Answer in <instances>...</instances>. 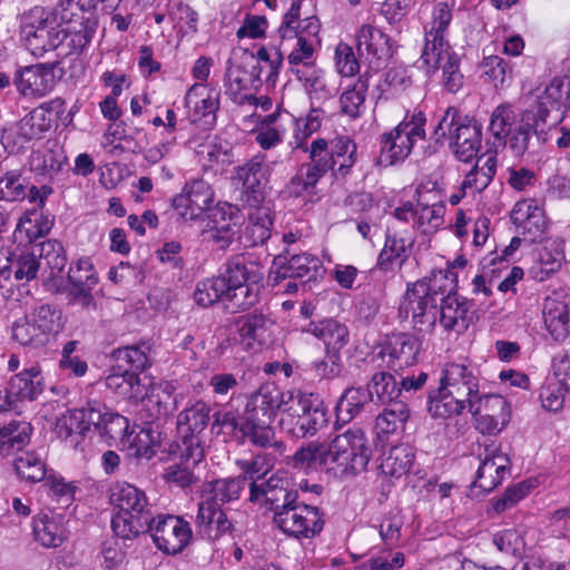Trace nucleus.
<instances>
[{"label":"nucleus","mask_w":570,"mask_h":570,"mask_svg":"<svg viewBox=\"0 0 570 570\" xmlns=\"http://www.w3.org/2000/svg\"><path fill=\"white\" fill-rule=\"evenodd\" d=\"M454 1H438L432 11V21L425 27L423 62L432 69H442V82L444 88L452 94L458 92L464 82L460 71V57L450 51L445 38L452 20Z\"/></svg>","instance_id":"1"},{"label":"nucleus","mask_w":570,"mask_h":570,"mask_svg":"<svg viewBox=\"0 0 570 570\" xmlns=\"http://www.w3.org/2000/svg\"><path fill=\"white\" fill-rule=\"evenodd\" d=\"M450 276H454L450 268L433 271L409 285L399 306L400 318L410 320L416 332L431 333L438 323V301L449 291Z\"/></svg>","instance_id":"2"},{"label":"nucleus","mask_w":570,"mask_h":570,"mask_svg":"<svg viewBox=\"0 0 570 570\" xmlns=\"http://www.w3.org/2000/svg\"><path fill=\"white\" fill-rule=\"evenodd\" d=\"M109 492L110 504L117 510L111 518L115 535L134 540L146 533L149 522L154 520L153 505L146 492L126 481L115 482Z\"/></svg>","instance_id":"3"},{"label":"nucleus","mask_w":570,"mask_h":570,"mask_svg":"<svg viewBox=\"0 0 570 570\" xmlns=\"http://www.w3.org/2000/svg\"><path fill=\"white\" fill-rule=\"evenodd\" d=\"M285 391L274 384H264L253 393L245 406V426L252 431L256 446L283 448V443L275 440L274 429L271 426L276 414L281 413Z\"/></svg>","instance_id":"4"},{"label":"nucleus","mask_w":570,"mask_h":570,"mask_svg":"<svg viewBox=\"0 0 570 570\" xmlns=\"http://www.w3.org/2000/svg\"><path fill=\"white\" fill-rule=\"evenodd\" d=\"M302 0H292L289 9L283 16L277 29L278 36L284 39H296V46L287 56L291 71L305 65H315L313 61L315 47L320 46L318 37L321 22L316 16L301 19Z\"/></svg>","instance_id":"5"},{"label":"nucleus","mask_w":570,"mask_h":570,"mask_svg":"<svg viewBox=\"0 0 570 570\" xmlns=\"http://www.w3.org/2000/svg\"><path fill=\"white\" fill-rule=\"evenodd\" d=\"M449 137L450 147L460 161L472 160L481 148L482 125L474 118L449 107L435 127L432 138L440 142Z\"/></svg>","instance_id":"6"},{"label":"nucleus","mask_w":570,"mask_h":570,"mask_svg":"<svg viewBox=\"0 0 570 570\" xmlns=\"http://www.w3.org/2000/svg\"><path fill=\"white\" fill-rule=\"evenodd\" d=\"M372 444L360 428H350L328 444L330 468L342 478L364 472L372 458Z\"/></svg>","instance_id":"7"},{"label":"nucleus","mask_w":570,"mask_h":570,"mask_svg":"<svg viewBox=\"0 0 570 570\" xmlns=\"http://www.w3.org/2000/svg\"><path fill=\"white\" fill-rule=\"evenodd\" d=\"M273 521L286 537L309 540L323 531L325 514L318 507L301 501L297 495L289 497L285 505L274 509Z\"/></svg>","instance_id":"8"},{"label":"nucleus","mask_w":570,"mask_h":570,"mask_svg":"<svg viewBox=\"0 0 570 570\" xmlns=\"http://www.w3.org/2000/svg\"><path fill=\"white\" fill-rule=\"evenodd\" d=\"M55 12L42 7H35L24 13L21 20L20 35L26 48L35 57L63 47L62 30Z\"/></svg>","instance_id":"9"},{"label":"nucleus","mask_w":570,"mask_h":570,"mask_svg":"<svg viewBox=\"0 0 570 570\" xmlns=\"http://www.w3.org/2000/svg\"><path fill=\"white\" fill-rule=\"evenodd\" d=\"M425 122L426 118L422 111L406 114L395 128L381 136V153L390 165L404 160L413 146L425 138Z\"/></svg>","instance_id":"10"},{"label":"nucleus","mask_w":570,"mask_h":570,"mask_svg":"<svg viewBox=\"0 0 570 570\" xmlns=\"http://www.w3.org/2000/svg\"><path fill=\"white\" fill-rule=\"evenodd\" d=\"M146 533L151 535L158 550L169 556L183 552L193 538L190 524L173 514H154Z\"/></svg>","instance_id":"11"},{"label":"nucleus","mask_w":570,"mask_h":570,"mask_svg":"<svg viewBox=\"0 0 570 570\" xmlns=\"http://www.w3.org/2000/svg\"><path fill=\"white\" fill-rule=\"evenodd\" d=\"M442 385L454 397H459L469 407H475L479 402L480 373L478 367L469 361L445 363L440 377Z\"/></svg>","instance_id":"12"},{"label":"nucleus","mask_w":570,"mask_h":570,"mask_svg":"<svg viewBox=\"0 0 570 570\" xmlns=\"http://www.w3.org/2000/svg\"><path fill=\"white\" fill-rule=\"evenodd\" d=\"M456 275L450 276L449 291L440 296L438 323L446 335L464 333L474 322L475 311L473 303L466 297L454 292L453 283Z\"/></svg>","instance_id":"13"},{"label":"nucleus","mask_w":570,"mask_h":570,"mask_svg":"<svg viewBox=\"0 0 570 570\" xmlns=\"http://www.w3.org/2000/svg\"><path fill=\"white\" fill-rule=\"evenodd\" d=\"M355 42L358 59L374 71L385 67L394 55L392 38L370 23L362 24L356 30Z\"/></svg>","instance_id":"14"},{"label":"nucleus","mask_w":570,"mask_h":570,"mask_svg":"<svg viewBox=\"0 0 570 570\" xmlns=\"http://www.w3.org/2000/svg\"><path fill=\"white\" fill-rule=\"evenodd\" d=\"M549 127L541 121L540 116L532 110H524L520 114L518 126L511 131L508 141L499 148H508L514 157H523L531 149L540 148L546 141V128Z\"/></svg>","instance_id":"15"},{"label":"nucleus","mask_w":570,"mask_h":570,"mask_svg":"<svg viewBox=\"0 0 570 570\" xmlns=\"http://www.w3.org/2000/svg\"><path fill=\"white\" fill-rule=\"evenodd\" d=\"M510 459L505 453L487 448L484 453L480 454V465L470 485L471 495H484L493 491L510 474Z\"/></svg>","instance_id":"16"},{"label":"nucleus","mask_w":570,"mask_h":570,"mask_svg":"<svg viewBox=\"0 0 570 570\" xmlns=\"http://www.w3.org/2000/svg\"><path fill=\"white\" fill-rule=\"evenodd\" d=\"M570 109V78L556 77L538 97L537 106L531 108L548 126L560 122Z\"/></svg>","instance_id":"17"},{"label":"nucleus","mask_w":570,"mask_h":570,"mask_svg":"<svg viewBox=\"0 0 570 570\" xmlns=\"http://www.w3.org/2000/svg\"><path fill=\"white\" fill-rule=\"evenodd\" d=\"M204 454V446L197 439L189 440L187 445L179 444L173 463L165 469V481L179 488H188L198 482L195 468L202 462Z\"/></svg>","instance_id":"18"},{"label":"nucleus","mask_w":570,"mask_h":570,"mask_svg":"<svg viewBox=\"0 0 570 570\" xmlns=\"http://www.w3.org/2000/svg\"><path fill=\"white\" fill-rule=\"evenodd\" d=\"M233 179L244 188L243 206L258 209L265 199L267 181V167L264 165L263 157L255 156L244 165L237 166Z\"/></svg>","instance_id":"19"},{"label":"nucleus","mask_w":570,"mask_h":570,"mask_svg":"<svg viewBox=\"0 0 570 570\" xmlns=\"http://www.w3.org/2000/svg\"><path fill=\"white\" fill-rule=\"evenodd\" d=\"M322 268L321 259L308 253L291 255L288 258L278 255L273 261L269 279L273 286H279L287 278L311 281Z\"/></svg>","instance_id":"20"},{"label":"nucleus","mask_w":570,"mask_h":570,"mask_svg":"<svg viewBox=\"0 0 570 570\" xmlns=\"http://www.w3.org/2000/svg\"><path fill=\"white\" fill-rule=\"evenodd\" d=\"M421 347L420 341L410 333H393L386 336L377 353L385 360L386 366L395 372L416 363Z\"/></svg>","instance_id":"21"},{"label":"nucleus","mask_w":570,"mask_h":570,"mask_svg":"<svg viewBox=\"0 0 570 570\" xmlns=\"http://www.w3.org/2000/svg\"><path fill=\"white\" fill-rule=\"evenodd\" d=\"M543 323L556 342H564L570 336V298L562 292H553L543 303Z\"/></svg>","instance_id":"22"},{"label":"nucleus","mask_w":570,"mask_h":570,"mask_svg":"<svg viewBox=\"0 0 570 570\" xmlns=\"http://www.w3.org/2000/svg\"><path fill=\"white\" fill-rule=\"evenodd\" d=\"M55 63H38L17 71L14 85L26 97H43L56 86Z\"/></svg>","instance_id":"23"},{"label":"nucleus","mask_w":570,"mask_h":570,"mask_svg":"<svg viewBox=\"0 0 570 570\" xmlns=\"http://www.w3.org/2000/svg\"><path fill=\"white\" fill-rule=\"evenodd\" d=\"M68 282L69 294L78 304L87 308L95 305L91 291L98 284V274L89 257H81L70 265Z\"/></svg>","instance_id":"24"},{"label":"nucleus","mask_w":570,"mask_h":570,"mask_svg":"<svg viewBox=\"0 0 570 570\" xmlns=\"http://www.w3.org/2000/svg\"><path fill=\"white\" fill-rule=\"evenodd\" d=\"M214 191L203 179H193L185 184L180 194L171 199V208L178 214H204L212 209Z\"/></svg>","instance_id":"25"},{"label":"nucleus","mask_w":570,"mask_h":570,"mask_svg":"<svg viewBox=\"0 0 570 570\" xmlns=\"http://www.w3.org/2000/svg\"><path fill=\"white\" fill-rule=\"evenodd\" d=\"M59 23L61 24L60 30H62L63 47L68 48L65 55L80 53L89 46L97 31L98 17L97 14H81L70 20L60 19Z\"/></svg>","instance_id":"26"},{"label":"nucleus","mask_w":570,"mask_h":570,"mask_svg":"<svg viewBox=\"0 0 570 570\" xmlns=\"http://www.w3.org/2000/svg\"><path fill=\"white\" fill-rule=\"evenodd\" d=\"M196 527L203 535L216 541L234 530L226 512L214 500H204L198 504Z\"/></svg>","instance_id":"27"},{"label":"nucleus","mask_w":570,"mask_h":570,"mask_svg":"<svg viewBox=\"0 0 570 570\" xmlns=\"http://www.w3.org/2000/svg\"><path fill=\"white\" fill-rule=\"evenodd\" d=\"M148 376H140L137 372L122 370L117 364V370L106 376L105 385L107 389L121 396L122 399L134 402L142 401L147 395Z\"/></svg>","instance_id":"28"},{"label":"nucleus","mask_w":570,"mask_h":570,"mask_svg":"<svg viewBox=\"0 0 570 570\" xmlns=\"http://www.w3.org/2000/svg\"><path fill=\"white\" fill-rule=\"evenodd\" d=\"M32 534L45 548L60 547L67 539L65 517L52 511L36 514L32 518Z\"/></svg>","instance_id":"29"},{"label":"nucleus","mask_w":570,"mask_h":570,"mask_svg":"<svg viewBox=\"0 0 570 570\" xmlns=\"http://www.w3.org/2000/svg\"><path fill=\"white\" fill-rule=\"evenodd\" d=\"M274 322L262 313L244 315L238 321V334L248 350H261L272 342Z\"/></svg>","instance_id":"30"},{"label":"nucleus","mask_w":570,"mask_h":570,"mask_svg":"<svg viewBox=\"0 0 570 570\" xmlns=\"http://www.w3.org/2000/svg\"><path fill=\"white\" fill-rule=\"evenodd\" d=\"M263 69L264 67L261 65H253L250 70H246L240 65L227 68L225 73L226 95L235 102H243L247 98V95H242L243 91L262 86Z\"/></svg>","instance_id":"31"},{"label":"nucleus","mask_w":570,"mask_h":570,"mask_svg":"<svg viewBox=\"0 0 570 570\" xmlns=\"http://www.w3.org/2000/svg\"><path fill=\"white\" fill-rule=\"evenodd\" d=\"M227 286L242 284H258L263 279L261 265L248 253L229 257L225 264V272L219 275Z\"/></svg>","instance_id":"32"},{"label":"nucleus","mask_w":570,"mask_h":570,"mask_svg":"<svg viewBox=\"0 0 570 570\" xmlns=\"http://www.w3.org/2000/svg\"><path fill=\"white\" fill-rule=\"evenodd\" d=\"M210 406L204 401H197L183 410L178 415V428L181 432V443L187 445L191 439H197L203 445L202 433L207 428L213 415Z\"/></svg>","instance_id":"33"},{"label":"nucleus","mask_w":570,"mask_h":570,"mask_svg":"<svg viewBox=\"0 0 570 570\" xmlns=\"http://www.w3.org/2000/svg\"><path fill=\"white\" fill-rule=\"evenodd\" d=\"M98 412L94 411V401L88 402L81 409L68 410L61 414L55 424V431L60 439L67 440L72 435L83 436L92 428L95 419H98Z\"/></svg>","instance_id":"34"},{"label":"nucleus","mask_w":570,"mask_h":570,"mask_svg":"<svg viewBox=\"0 0 570 570\" xmlns=\"http://www.w3.org/2000/svg\"><path fill=\"white\" fill-rule=\"evenodd\" d=\"M7 386L16 403L33 401L45 391V379L40 367L32 365L12 375Z\"/></svg>","instance_id":"35"},{"label":"nucleus","mask_w":570,"mask_h":570,"mask_svg":"<svg viewBox=\"0 0 570 570\" xmlns=\"http://www.w3.org/2000/svg\"><path fill=\"white\" fill-rule=\"evenodd\" d=\"M94 411L99 414V417L94 420V430L101 438L121 444L130 432L129 420L97 401H94Z\"/></svg>","instance_id":"36"},{"label":"nucleus","mask_w":570,"mask_h":570,"mask_svg":"<svg viewBox=\"0 0 570 570\" xmlns=\"http://www.w3.org/2000/svg\"><path fill=\"white\" fill-rule=\"evenodd\" d=\"M297 495L298 493L296 491L288 490V480L276 474L262 483H249V501L256 502L264 499L266 503L273 507V510L277 505H285L289 497L296 498Z\"/></svg>","instance_id":"37"},{"label":"nucleus","mask_w":570,"mask_h":570,"mask_svg":"<svg viewBox=\"0 0 570 570\" xmlns=\"http://www.w3.org/2000/svg\"><path fill=\"white\" fill-rule=\"evenodd\" d=\"M312 396L313 394H306L301 391H285V399L278 421V426L284 433L294 436L295 432L298 431L297 424L303 413L311 409Z\"/></svg>","instance_id":"38"},{"label":"nucleus","mask_w":570,"mask_h":570,"mask_svg":"<svg viewBox=\"0 0 570 570\" xmlns=\"http://www.w3.org/2000/svg\"><path fill=\"white\" fill-rule=\"evenodd\" d=\"M356 144L346 136L337 137L331 141L327 164L335 179H345L356 163Z\"/></svg>","instance_id":"39"},{"label":"nucleus","mask_w":570,"mask_h":570,"mask_svg":"<svg viewBox=\"0 0 570 570\" xmlns=\"http://www.w3.org/2000/svg\"><path fill=\"white\" fill-rule=\"evenodd\" d=\"M288 464L299 470H326L330 468L328 445L318 441H311L302 445L291 456Z\"/></svg>","instance_id":"40"},{"label":"nucleus","mask_w":570,"mask_h":570,"mask_svg":"<svg viewBox=\"0 0 570 570\" xmlns=\"http://www.w3.org/2000/svg\"><path fill=\"white\" fill-rule=\"evenodd\" d=\"M212 430L224 435L225 440L233 439L242 443L249 441L256 445L252 431H247L245 426V414L239 419L234 411L219 410L213 414Z\"/></svg>","instance_id":"41"},{"label":"nucleus","mask_w":570,"mask_h":570,"mask_svg":"<svg viewBox=\"0 0 570 570\" xmlns=\"http://www.w3.org/2000/svg\"><path fill=\"white\" fill-rule=\"evenodd\" d=\"M294 75L303 83L313 104H322L333 97V89L327 86L324 71L316 65L295 68Z\"/></svg>","instance_id":"42"},{"label":"nucleus","mask_w":570,"mask_h":570,"mask_svg":"<svg viewBox=\"0 0 570 570\" xmlns=\"http://www.w3.org/2000/svg\"><path fill=\"white\" fill-rule=\"evenodd\" d=\"M306 332L323 341L326 352L340 353V350L348 343L347 327L333 318L311 323Z\"/></svg>","instance_id":"43"},{"label":"nucleus","mask_w":570,"mask_h":570,"mask_svg":"<svg viewBox=\"0 0 570 570\" xmlns=\"http://www.w3.org/2000/svg\"><path fill=\"white\" fill-rule=\"evenodd\" d=\"M497 171V157L494 155H483L476 159L473 168L465 175L461 184V191L472 195L487 188L492 181Z\"/></svg>","instance_id":"44"},{"label":"nucleus","mask_w":570,"mask_h":570,"mask_svg":"<svg viewBox=\"0 0 570 570\" xmlns=\"http://www.w3.org/2000/svg\"><path fill=\"white\" fill-rule=\"evenodd\" d=\"M414 459L415 453L411 445L397 444L383 454L380 469L386 475L400 478L411 470Z\"/></svg>","instance_id":"45"},{"label":"nucleus","mask_w":570,"mask_h":570,"mask_svg":"<svg viewBox=\"0 0 570 570\" xmlns=\"http://www.w3.org/2000/svg\"><path fill=\"white\" fill-rule=\"evenodd\" d=\"M370 401H372V392L368 389L361 386L346 389L336 404L337 421L344 424L351 422Z\"/></svg>","instance_id":"46"},{"label":"nucleus","mask_w":570,"mask_h":570,"mask_svg":"<svg viewBox=\"0 0 570 570\" xmlns=\"http://www.w3.org/2000/svg\"><path fill=\"white\" fill-rule=\"evenodd\" d=\"M518 120L513 107L509 104H501L495 107L490 117L489 131L493 137L495 150L500 145H504L511 131L518 126Z\"/></svg>","instance_id":"47"},{"label":"nucleus","mask_w":570,"mask_h":570,"mask_svg":"<svg viewBox=\"0 0 570 570\" xmlns=\"http://www.w3.org/2000/svg\"><path fill=\"white\" fill-rule=\"evenodd\" d=\"M149 353L150 345L146 342H141L137 345H128L114 350L112 357L121 367L127 365L129 372H137L140 376H145L142 373L151 365Z\"/></svg>","instance_id":"48"},{"label":"nucleus","mask_w":570,"mask_h":570,"mask_svg":"<svg viewBox=\"0 0 570 570\" xmlns=\"http://www.w3.org/2000/svg\"><path fill=\"white\" fill-rule=\"evenodd\" d=\"M466 407L465 402L454 397L442 385L429 394L428 411L433 417L448 419L460 414Z\"/></svg>","instance_id":"49"},{"label":"nucleus","mask_w":570,"mask_h":570,"mask_svg":"<svg viewBox=\"0 0 570 570\" xmlns=\"http://www.w3.org/2000/svg\"><path fill=\"white\" fill-rule=\"evenodd\" d=\"M410 416V410L405 401H394L386 405L375 420V429L379 434H392L403 429Z\"/></svg>","instance_id":"50"},{"label":"nucleus","mask_w":570,"mask_h":570,"mask_svg":"<svg viewBox=\"0 0 570 570\" xmlns=\"http://www.w3.org/2000/svg\"><path fill=\"white\" fill-rule=\"evenodd\" d=\"M13 466L19 478L28 483L41 482L49 474L42 458L33 451H27L18 455Z\"/></svg>","instance_id":"51"},{"label":"nucleus","mask_w":570,"mask_h":570,"mask_svg":"<svg viewBox=\"0 0 570 570\" xmlns=\"http://www.w3.org/2000/svg\"><path fill=\"white\" fill-rule=\"evenodd\" d=\"M12 337L20 345L33 348L43 347L51 341L43 328L31 321L29 315L13 323Z\"/></svg>","instance_id":"52"},{"label":"nucleus","mask_w":570,"mask_h":570,"mask_svg":"<svg viewBox=\"0 0 570 570\" xmlns=\"http://www.w3.org/2000/svg\"><path fill=\"white\" fill-rule=\"evenodd\" d=\"M368 89L365 76L360 77L352 87H348L340 98L341 110L344 115L356 119L364 110V102Z\"/></svg>","instance_id":"53"},{"label":"nucleus","mask_w":570,"mask_h":570,"mask_svg":"<svg viewBox=\"0 0 570 570\" xmlns=\"http://www.w3.org/2000/svg\"><path fill=\"white\" fill-rule=\"evenodd\" d=\"M411 247V242L387 233L384 247L377 257V266L381 269L387 271L392 267L393 263L401 265L409 257Z\"/></svg>","instance_id":"54"},{"label":"nucleus","mask_w":570,"mask_h":570,"mask_svg":"<svg viewBox=\"0 0 570 570\" xmlns=\"http://www.w3.org/2000/svg\"><path fill=\"white\" fill-rule=\"evenodd\" d=\"M51 128V119L46 110L36 108L27 114L18 125V136L24 141L41 139Z\"/></svg>","instance_id":"55"},{"label":"nucleus","mask_w":570,"mask_h":570,"mask_svg":"<svg viewBox=\"0 0 570 570\" xmlns=\"http://www.w3.org/2000/svg\"><path fill=\"white\" fill-rule=\"evenodd\" d=\"M478 401L475 407H469L472 414H480L482 412L493 415L497 422L500 421V425H508L511 419V409L509 402L503 396L498 394H480Z\"/></svg>","instance_id":"56"},{"label":"nucleus","mask_w":570,"mask_h":570,"mask_svg":"<svg viewBox=\"0 0 570 570\" xmlns=\"http://www.w3.org/2000/svg\"><path fill=\"white\" fill-rule=\"evenodd\" d=\"M246 485V478L217 479L209 483V494L206 500H214L217 504H225L236 501Z\"/></svg>","instance_id":"57"},{"label":"nucleus","mask_w":570,"mask_h":570,"mask_svg":"<svg viewBox=\"0 0 570 570\" xmlns=\"http://www.w3.org/2000/svg\"><path fill=\"white\" fill-rule=\"evenodd\" d=\"M33 249L37 253L38 259L41 265L50 269V275L56 276L59 274L67 264V255L62 244L56 239H48L42 242Z\"/></svg>","instance_id":"58"},{"label":"nucleus","mask_w":570,"mask_h":570,"mask_svg":"<svg viewBox=\"0 0 570 570\" xmlns=\"http://www.w3.org/2000/svg\"><path fill=\"white\" fill-rule=\"evenodd\" d=\"M53 226V216H20L14 235L32 243L47 235Z\"/></svg>","instance_id":"59"},{"label":"nucleus","mask_w":570,"mask_h":570,"mask_svg":"<svg viewBox=\"0 0 570 570\" xmlns=\"http://www.w3.org/2000/svg\"><path fill=\"white\" fill-rule=\"evenodd\" d=\"M226 293H228V286L223 277L206 278L197 284L194 299L197 305L208 307L219 301L225 302Z\"/></svg>","instance_id":"60"},{"label":"nucleus","mask_w":570,"mask_h":570,"mask_svg":"<svg viewBox=\"0 0 570 570\" xmlns=\"http://www.w3.org/2000/svg\"><path fill=\"white\" fill-rule=\"evenodd\" d=\"M367 389L372 392V397L375 395L381 403L386 405L394 401H402L399 399L402 395V387H399L395 377L387 372L375 373Z\"/></svg>","instance_id":"61"},{"label":"nucleus","mask_w":570,"mask_h":570,"mask_svg":"<svg viewBox=\"0 0 570 570\" xmlns=\"http://www.w3.org/2000/svg\"><path fill=\"white\" fill-rule=\"evenodd\" d=\"M30 320L39 324L43 328L45 333L53 340L60 331L63 328L62 312L53 305L43 304L35 309L30 314Z\"/></svg>","instance_id":"62"},{"label":"nucleus","mask_w":570,"mask_h":570,"mask_svg":"<svg viewBox=\"0 0 570 570\" xmlns=\"http://www.w3.org/2000/svg\"><path fill=\"white\" fill-rule=\"evenodd\" d=\"M327 423L326 411L317 399H311V409L306 410L297 424L299 431H296L293 438H306L317 433Z\"/></svg>","instance_id":"63"},{"label":"nucleus","mask_w":570,"mask_h":570,"mask_svg":"<svg viewBox=\"0 0 570 570\" xmlns=\"http://www.w3.org/2000/svg\"><path fill=\"white\" fill-rule=\"evenodd\" d=\"M121 445L138 460H150L156 453L151 432L144 428H139L138 432L130 431Z\"/></svg>","instance_id":"64"}]
</instances>
